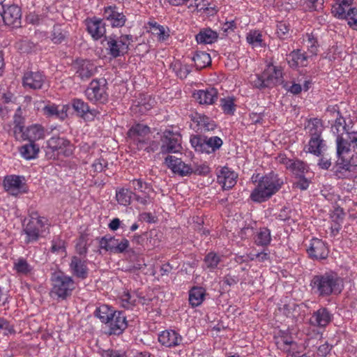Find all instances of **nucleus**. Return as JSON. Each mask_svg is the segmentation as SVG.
<instances>
[{
    "instance_id": "obj_1",
    "label": "nucleus",
    "mask_w": 357,
    "mask_h": 357,
    "mask_svg": "<svg viewBox=\"0 0 357 357\" xmlns=\"http://www.w3.org/2000/svg\"><path fill=\"white\" fill-rule=\"evenodd\" d=\"M312 291L319 296L340 294L343 288V280L334 272L314 275L310 281Z\"/></svg>"
},
{
    "instance_id": "obj_2",
    "label": "nucleus",
    "mask_w": 357,
    "mask_h": 357,
    "mask_svg": "<svg viewBox=\"0 0 357 357\" xmlns=\"http://www.w3.org/2000/svg\"><path fill=\"white\" fill-rule=\"evenodd\" d=\"M283 184V179L278 174L270 172L260 178L256 188L251 192L250 198L258 203L266 202L278 192Z\"/></svg>"
},
{
    "instance_id": "obj_3",
    "label": "nucleus",
    "mask_w": 357,
    "mask_h": 357,
    "mask_svg": "<svg viewBox=\"0 0 357 357\" xmlns=\"http://www.w3.org/2000/svg\"><path fill=\"white\" fill-rule=\"evenodd\" d=\"M51 281L52 284L51 294L61 300H65L70 296L73 291L75 289V284L72 277L61 271L53 273Z\"/></svg>"
},
{
    "instance_id": "obj_4",
    "label": "nucleus",
    "mask_w": 357,
    "mask_h": 357,
    "mask_svg": "<svg viewBox=\"0 0 357 357\" xmlns=\"http://www.w3.org/2000/svg\"><path fill=\"white\" fill-rule=\"evenodd\" d=\"M85 96L91 102L106 103L109 96L107 79L105 78L93 79L85 90Z\"/></svg>"
},
{
    "instance_id": "obj_5",
    "label": "nucleus",
    "mask_w": 357,
    "mask_h": 357,
    "mask_svg": "<svg viewBox=\"0 0 357 357\" xmlns=\"http://www.w3.org/2000/svg\"><path fill=\"white\" fill-rule=\"evenodd\" d=\"M105 40L107 41L106 50L109 55L113 58L121 56L128 53L129 45L132 42L131 35H121L116 38V36H105Z\"/></svg>"
},
{
    "instance_id": "obj_6",
    "label": "nucleus",
    "mask_w": 357,
    "mask_h": 357,
    "mask_svg": "<svg viewBox=\"0 0 357 357\" xmlns=\"http://www.w3.org/2000/svg\"><path fill=\"white\" fill-rule=\"evenodd\" d=\"M73 153V145L70 142L60 137H52L47 141L46 155L55 159L59 155L68 157Z\"/></svg>"
},
{
    "instance_id": "obj_7",
    "label": "nucleus",
    "mask_w": 357,
    "mask_h": 357,
    "mask_svg": "<svg viewBox=\"0 0 357 357\" xmlns=\"http://www.w3.org/2000/svg\"><path fill=\"white\" fill-rule=\"evenodd\" d=\"M190 143L196 151L207 154L214 153L223 144L222 140L219 137H207L199 135L192 136Z\"/></svg>"
},
{
    "instance_id": "obj_8",
    "label": "nucleus",
    "mask_w": 357,
    "mask_h": 357,
    "mask_svg": "<svg viewBox=\"0 0 357 357\" xmlns=\"http://www.w3.org/2000/svg\"><path fill=\"white\" fill-rule=\"evenodd\" d=\"M182 149L181 135L178 132L165 130L160 135V153H178Z\"/></svg>"
},
{
    "instance_id": "obj_9",
    "label": "nucleus",
    "mask_w": 357,
    "mask_h": 357,
    "mask_svg": "<svg viewBox=\"0 0 357 357\" xmlns=\"http://www.w3.org/2000/svg\"><path fill=\"white\" fill-rule=\"evenodd\" d=\"M47 222L32 218L29 220L27 223L23 225L22 233L25 234L24 243L26 244L32 243L38 241L43 236Z\"/></svg>"
},
{
    "instance_id": "obj_10",
    "label": "nucleus",
    "mask_w": 357,
    "mask_h": 357,
    "mask_svg": "<svg viewBox=\"0 0 357 357\" xmlns=\"http://www.w3.org/2000/svg\"><path fill=\"white\" fill-rule=\"evenodd\" d=\"M2 10V21L5 25L19 27L21 24L22 12L20 8L15 4L0 3Z\"/></svg>"
},
{
    "instance_id": "obj_11",
    "label": "nucleus",
    "mask_w": 357,
    "mask_h": 357,
    "mask_svg": "<svg viewBox=\"0 0 357 357\" xmlns=\"http://www.w3.org/2000/svg\"><path fill=\"white\" fill-rule=\"evenodd\" d=\"M73 68L75 70V75L82 81L88 80L97 71V67L93 63L82 59H76L73 63Z\"/></svg>"
},
{
    "instance_id": "obj_12",
    "label": "nucleus",
    "mask_w": 357,
    "mask_h": 357,
    "mask_svg": "<svg viewBox=\"0 0 357 357\" xmlns=\"http://www.w3.org/2000/svg\"><path fill=\"white\" fill-rule=\"evenodd\" d=\"M128 135L137 149L142 150L144 147V142L150 136V128L147 126L139 123L133 126L128 130Z\"/></svg>"
},
{
    "instance_id": "obj_13",
    "label": "nucleus",
    "mask_w": 357,
    "mask_h": 357,
    "mask_svg": "<svg viewBox=\"0 0 357 357\" xmlns=\"http://www.w3.org/2000/svg\"><path fill=\"white\" fill-rule=\"evenodd\" d=\"M24 177L17 175L6 176L3 179V187L6 192L13 196H17L26 192Z\"/></svg>"
},
{
    "instance_id": "obj_14",
    "label": "nucleus",
    "mask_w": 357,
    "mask_h": 357,
    "mask_svg": "<svg viewBox=\"0 0 357 357\" xmlns=\"http://www.w3.org/2000/svg\"><path fill=\"white\" fill-rule=\"evenodd\" d=\"M103 20L93 17H88L84 21L88 33L95 40H98L103 36L105 37L106 29Z\"/></svg>"
},
{
    "instance_id": "obj_15",
    "label": "nucleus",
    "mask_w": 357,
    "mask_h": 357,
    "mask_svg": "<svg viewBox=\"0 0 357 357\" xmlns=\"http://www.w3.org/2000/svg\"><path fill=\"white\" fill-rule=\"evenodd\" d=\"M102 16L112 27H122L127 21L126 15L123 12H119L116 6L105 7Z\"/></svg>"
},
{
    "instance_id": "obj_16",
    "label": "nucleus",
    "mask_w": 357,
    "mask_h": 357,
    "mask_svg": "<svg viewBox=\"0 0 357 357\" xmlns=\"http://www.w3.org/2000/svg\"><path fill=\"white\" fill-rule=\"evenodd\" d=\"M165 164L174 174L181 176H185L192 174V167L185 162L181 158L174 155H168L165 159Z\"/></svg>"
},
{
    "instance_id": "obj_17",
    "label": "nucleus",
    "mask_w": 357,
    "mask_h": 357,
    "mask_svg": "<svg viewBox=\"0 0 357 357\" xmlns=\"http://www.w3.org/2000/svg\"><path fill=\"white\" fill-rule=\"evenodd\" d=\"M307 252L312 259H324L327 258L329 250L324 241L319 238H312Z\"/></svg>"
},
{
    "instance_id": "obj_18",
    "label": "nucleus",
    "mask_w": 357,
    "mask_h": 357,
    "mask_svg": "<svg viewBox=\"0 0 357 357\" xmlns=\"http://www.w3.org/2000/svg\"><path fill=\"white\" fill-rule=\"evenodd\" d=\"M45 82V75L40 72L29 71L24 73L22 79V84L25 88L31 89H42Z\"/></svg>"
},
{
    "instance_id": "obj_19",
    "label": "nucleus",
    "mask_w": 357,
    "mask_h": 357,
    "mask_svg": "<svg viewBox=\"0 0 357 357\" xmlns=\"http://www.w3.org/2000/svg\"><path fill=\"white\" fill-rule=\"evenodd\" d=\"M312 56L311 54L310 55L301 50L297 49L287 54V61L291 68L296 69L300 67L307 66L308 59Z\"/></svg>"
},
{
    "instance_id": "obj_20",
    "label": "nucleus",
    "mask_w": 357,
    "mask_h": 357,
    "mask_svg": "<svg viewBox=\"0 0 357 357\" xmlns=\"http://www.w3.org/2000/svg\"><path fill=\"white\" fill-rule=\"evenodd\" d=\"M109 326L110 335H120L127 328L126 317L121 311H115L112 319L107 323Z\"/></svg>"
},
{
    "instance_id": "obj_21",
    "label": "nucleus",
    "mask_w": 357,
    "mask_h": 357,
    "mask_svg": "<svg viewBox=\"0 0 357 357\" xmlns=\"http://www.w3.org/2000/svg\"><path fill=\"white\" fill-rule=\"evenodd\" d=\"M267 88H271L280 84L282 82V73L280 68L268 65L262 73Z\"/></svg>"
},
{
    "instance_id": "obj_22",
    "label": "nucleus",
    "mask_w": 357,
    "mask_h": 357,
    "mask_svg": "<svg viewBox=\"0 0 357 357\" xmlns=\"http://www.w3.org/2000/svg\"><path fill=\"white\" fill-rule=\"evenodd\" d=\"M357 165H352L344 155L337 156V160L333 167V171L338 178L349 176L351 172L356 171Z\"/></svg>"
},
{
    "instance_id": "obj_23",
    "label": "nucleus",
    "mask_w": 357,
    "mask_h": 357,
    "mask_svg": "<svg viewBox=\"0 0 357 357\" xmlns=\"http://www.w3.org/2000/svg\"><path fill=\"white\" fill-rule=\"evenodd\" d=\"M333 319V314L326 307H320L314 311L310 319L312 326L326 327Z\"/></svg>"
},
{
    "instance_id": "obj_24",
    "label": "nucleus",
    "mask_w": 357,
    "mask_h": 357,
    "mask_svg": "<svg viewBox=\"0 0 357 357\" xmlns=\"http://www.w3.org/2000/svg\"><path fill=\"white\" fill-rule=\"evenodd\" d=\"M70 270L72 274L82 280H84L88 277L89 269L86 266V262L81 258L73 256L71 258L70 263Z\"/></svg>"
},
{
    "instance_id": "obj_25",
    "label": "nucleus",
    "mask_w": 357,
    "mask_h": 357,
    "mask_svg": "<svg viewBox=\"0 0 357 357\" xmlns=\"http://www.w3.org/2000/svg\"><path fill=\"white\" fill-rule=\"evenodd\" d=\"M237 174L228 167H224L218 174V182L224 190L233 188L236 183Z\"/></svg>"
},
{
    "instance_id": "obj_26",
    "label": "nucleus",
    "mask_w": 357,
    "mask_h": 357,
    "mask_svg": "<svg viewBox=\"0 0 357 357\" xmlns=\"http://www.w3.org/2000/svg\"><path fill=\"white\" fill-rule=\"evenodd\" d=\"M326 112L335 118V123L332 126L333 132L337 136H342L343 133L341 132L346 130V123L340 114L338 107L337 105L328 107Z\"/></svg>"
},
{
    "instance_id": "obj_27",
    "label": "nucleus",
    "mask_w": 357,
    "mask_h": 357,
    "mask_svg": "<svg viewBox=\"0 0 357 357\" xmlns=\"http://www.w3.org/2000/svg\"><path fill=\"white\" fill-rule=\"evenodd\" d=\"M158 341L167 347H176L181 342L182 337L175 331H165L159 335Z\"/></svg>"
},
{
    "instance_id": "obj_28",
    "label": "nucleus",
    "mask_w": 357,
    "mask_h": 357,
    "mask_svg": "<svg viewBox=\"0 0 357 357\" xmlns=\"http://www.w3.org/2000/svg\"><path fill=\"white\" fill-rule=\"evenodd\" d=\"M326 149V143L322 137H310L307 145L305 148L306 152L317 156L322 155Z\"/></svg>"
},
{
    "instance_id": "obj_29",
    "label": "nucleus",
    "mask_w": 357,
    "mask_h": 357,
    "mask_svg": "<svg viewBox=\"0 0 357 357\" xmlns=\"http://www.w3.org/2000/svg\"><path fill=\"white\" fill-rule=\"evenodd\" d=\"M194 97L200 104L212 105L218 99V91L214 88L199 90Z\"/></svg>"
},
{
    "instance_id": "obj_30",
    "label": "nucleus",
    "mask_w": 357,
    "mask_h": 357,
    "mask_svg": "<svg viewBox=\"0 0 357 357\" xmlns=\"http://www.w3.org/2000/svg\"><path fill=\"white\" fill-rule=\"evenodd\" d=\"M282 162L296 176H302L307 172V164L301 160L284 158Z\"/></svg>"
},
{
    "instance_id": "obj_31",
    "label": "nucleus",
    "mask_w": 357,
    "mask_h": 357,
    "mask_svg": "<svg viewBox=\"0 0 357 357\" xmlns=\"http://www.w3.org/2000/svg\"><path fill=\"white\" fill-rule=\"evenodd\" d=\"M73 109L82 117L86 116L89 114L92 116H96L98 113L96 109H90L89 106L83 100L74 98L71 101Z\"/></svg>"
},
{
    "instance_id": "obj_32",
    "label": "nucleus",
    "mask_w": 357,
    "mask_h": 357,
    "mask_svg": "<svg viewBox=\"0 0 357 357\" xmlns=\"http://www.w3.org/2000/svg\"><path fill=\"white\" fill-rule=\"evenodd\" d=\"M305 128L307 130L310 138L321 137L324 127L321 119L314 118L308 120Z\"/></svg>"
},
{
    "instance_id": "obj_33",
    "label": "nucleus",
    "mask_w": 357,
    "mask_h": 357,
    "mask_svg": "<svg viewBox=\"0 0 357 357\" xmlns=\"http://www.w3.org/2000/svg\"><path fill=\"white\" fill-rule=\"evenodd\" d=\"M44 128L38 124L32 125L26 128L25 140L35 143V141L44 138Z\"/></svg>"
},
{
    "instance_id": "obj_34",
    "label": "nucleus",
    "mask_w": 357,
    "mask_h": 357,
    "mask_svg": "<svg viewBox=\"0 0 357 357\" xmlns=\"http://www.w3.org/2000/svg\"><path fill=\"white\" fill-rule=\"evenodd\" d=\"M44 114L47 117L55 119L64 120L67 117V106L63 105L62 109H59L58 106L54 105H47L43 108Z\"/></svg>"
},
{
    "instance_id": "obj_35",
    "label": "nucleus",
    "mask_w": 357,
    "mask_h": 357,
    "mask_svg": "<svg viewBox=\"0 0 357 357\" xmlns=\"http://www.w3.org/2000/svg\"><path fill=\"white\" fill-rule=\"evenodd\" d=\"M218 38V34L211 29H204L196 36V40L200 44H212Z\"/></svg>"
},
{
    "instance_id": "obj_36",
    "label": "nucleus",
    "mask_w": 357,
    "mask_h": 357,
    "mask_svg": "<svg viewBox=\"0 0 357 357\" xmlns=\"http://www.w3.org/2000/svg\"><path fill=\"white\" fill-rule=\"evenodd\" d=\"M110 252L120 254L126 252L129 247V241L125 238H116L114 236L110 238Z\"/></svg>"
},
{
    "instance_id": "obj_37",
    "label": "nucleus",
    "mask_w": 357,
    "mask_h": 357,
    "mask_svg": "<svg viewBox=\"0 0 357 357\" xmlns=\"http://www.w3.org/2000/svg\"><path fill=\"white\" fill-rule=\"evenodd\" d=\"M205 289L200 287H194L189 291V303L192 307L199 306L204 301Z\"/></svg>"
},
{
    "instance_id": "obj_38",
    "label": "nucleus",
    "mask_w": 357,
    "mask_h": 357,
    "mask_svg": "<svg viewBox=\"0 0 357 357\" xmlns=\"http://www.w3.org/2000/svg\"><path fill=\"white\" fill-rule=\"evenodd\" d=\"M192 59L197 69H202L209 66L211 63L210 54L202 51H197Z\"/></svg>"
},
{
    "instance_id": "obj_39",
    "label": "nucleus",
    "mask_w": 357,
    "mask_h": 357,
    "mask_svg": "<svg viewBox=\"0 0 357 357\" xmlns=\"http://www.w3.org/2000/svg\"><path fill=\"white\" fill-rule=\"evenodd\" d=\"M193 120L197 123L202 132L214 130L217 126L213 121L205 115L197 114Z\"/></svg>"
},
{
    "instance_id": "obj_40",
    "label": "nucleus",
    "mask_w": 357,
    "mask_h": 357,
    "mask_svg": "<svg viewBox=\"0 0 357 357\" xmlns=\"http://www.w3.org/2000/svg\"><path fill=\"white\" fill-rule=\"evenodd\" d=\"M38 152L39 146L35 143L29 142L20 148V153L21 155L26 160H31L35 158L37 156Z\"/></svg>"
},
{
    "instance_id": "obj_41",
    "label": "nucleus",
    "mask_w": 357,
    "mask_h": 357,
    "mask_svg": "<svg viewBox=\"0 0 357 357\" xmlns=\"http://www.w3.org/2000/svg\"><path fill=\"white\" fill-rule=\"evenodd\" d=\"M115 311L107 305H102L97 307L94 314L102 323H108L110 319L114 317Z\"/></svg>"
},
{
    "instance_id": "obj_42",
    "label": "nucleus",
    "mask_w": 357,
    "mask_h": 357,
    "mask_svg": "<svg viewBox=\"0 0 357 357\" xmlns=\"http://www.w3.org/2000/svg\"><path fill=\"white\" fill-rule=\"evenodd\" d=\"M14 269L18 274L26 276L32 273L33 268L25 259L21 257L14 262Z\"/></svg>"
},
{
    "instance_id": "obj_43",
    "label": "nucleus",
    "mask_w": 357,
    "mask_h": 357,
    "mask_svg": "<svg viewBox=\"0 0 357 357\" xmlns=\"http://www.w3.org/2000/svg\"><path fill=\"white\" fill-rule=\"evenodd\" d=\"M135 192L129 189L122 188L116 192V198L118 203L121 205L128 206L131 203Z\"/></svg>"
},
{
    "instance_id": "obj_44",
    "label": "nucleus",
    "mask_w": 357,
    "mask_h": 357,
    "mask_svg": "<svg viewBox=\"0 0 357 357\" xmlns=\"http://www.w3.org/2000/svg\"><path fill=\"white\" fill-rule=\"evenodd\" d=\"M276 345L278 349L285 351L291 352V350H295L296 343L292 340L291 337L282 336L277 339Z\"/></svg>"
},
{
    "instance_id": "obj_45",
    "label": "nucleus",
    "mask_w": 357,
    "mask_h": 357,
    "mask_svg": "<svg viewBox=\"0 0 357 357\" xmlns=\"http://www.w3.org/2000/svg\"><path fill=\"white\" fill-rule=\"evenodd\" d=\"M336 142L337 156L344 155V154L347 153L350 151V147L352 146L347 137L337 136Z\"/></svg>"
},
{
    "instance_id": "obj_46",
    "label": "nucleus",
    "mask_w": 357,
    "mask_h": 357,
    "mask_svg": "<svg viewBox=\"0 0 357 357\" xmlns=\"http://www.w3.org/2000/svg\"><path fill=\"white\" fill-rule=\"evenodd\" d=\"M130 188L134 190L142 192L143 194H149L153 192V189L149 183L144 182L141 179H134L130 182Z\"/></svg>"
},
{
    "instance_id": "obj_47",
    "label": "nucleus",
    "mask_w": 357,
    "mask_h": 357,
    "mask_svg": "<svg viewBox=\"0 0 357 357\" xmlns=\"http://www.w3.org/2000/svg\"><path fill=\"white\" fill-rule=\"evenodd\" d=\"M68 36V31L64 30L61 25L56 24L53 27L52 32V40L54 43L59 44L65 40Z\"/></svg>"
},
{
    "instance_id": "obj_48",
    "label": "nucleus",
    "mask_w": 357,
    "mask_h": 357,
    "mask_svg": "<svg viewBox=\"0 0 357 357\" xmlns=\"http://www.w3.org/2000/svg\"><path fill=\"white\" fill-rule=\"evenodd\" d=\"M220 105L225 114L233 115L236 110L234 99L231 97L222 98L220 100Z\"/></svg>"
},
{
    "instance_id": "obj_49",
    "label": "nucleus",
    "mask_w": 357,
    "mask_h": 357,
    "mask_svg": "<svg viewBox=\"0 0 357 357\" xmlns=\"http://www.w3.org/2000/svg\"><path fill=\"white\" fill-rule=\"evenodd\" d=\"M271 231L267 228H262L257 234L255 243L260 245H267L271 242Z\"/></svg>"
},
{
    "instance_id": "obj_50",
    "label": "nucleus",
    "mask_w": 357,
    "mask_h": 357,
    "mask_svg": "<svg viewBox=\"0 0 357 357\" xmlns=\"http://www.w3.org/2000/svg\"><path fill=\"white\" fill-rule=\"evenodd\" d=\"M173 70L175 71L176 75L181 79H185L190 73V67L188 65H183L179 61H176L172 64Z\"/></svg>"
},
{
    "instance_id": "obj_51",
    "label": "nucleus",
    "mask_w": 357,
    "mask_h": 357,
    "mask_svg": "<svg viewBox=\"0 0 357 357\" xmlns=\"http://www.w3.org/2000/svg\"><path fill=\"white\" fill-rule=\"evenodd\" d=\"M347 24L352 29L357 31V8H350L347 11V16L344 19Z\"/></svg>"
},
{
    "instance_id": "obj_52",
    "label": "nucleus",
    "mask_w": 357,
    "mask_h": 357,
    "mask_svg": "<svg viewBox=\"0 0 357 357\" xmlns=\"http://www.w3.org/2000/svg\"><path fill=\"white\" fill-rule=\"evenodd\" d=\"M220 261V257L214 252H209L204 259V264L211 271L217 268Z\"/></svg>"
},
{
    "instance_id": "obj_53",
    "label": "nucleus",
    "mask_w": 357,
    "mask_h": 357,
    "mask_svg": "<svg viewBox=\"0 0 357 357\" xmlns=\"http://www.w3.org/2000/svg\"><path fill=\"white\" fill-rule=\"evenodd\" d=\"M122 306L127 309H131L136 305L137 298L135 294L130 292H125L121 296Z\"/></svg>"
},
{
    "instance_id": "obj_54",
    "label": "nucleus",
    "mask_w": 357,
    "mask_h": 357,
    "mask_svg": "<svg viewBox=\"0 0 357 357\" xmlns=\"http://www.w3.org/2000/svg\"><path fill=\"white\" fill-rule=\"evenodd\" d=\"M306 43L308 51L310 53L311 56L317 55L318 51V42L317 40L314 37V36L312 33L307 34Z\"/></svg>"
},
{
    "instance_id": "obj_55",
    "label": "nucleus",
    "mask_w": 357,
    "mask_h": 357,
    "mask_svg": "<svg viewBox=\"0 0 357 357\" xmlns=\"http://www.w3.org/2000/svg\"><path fill=\"white\" fill-rule=\"evenodd\" d=\"M262 36L257 31H250L247 36L248 42L253 46H262Z\"/></svg>"
},
{
    "instance_id": "obj_56",
    "label": "nucleus",
    "mask_w": 357,
    "mask_h": 357,
    "mask_svg": "<svg viewBox=\"0 0 357 357\" xmlns=\"http://www.w3.org/2000/svg\"><path fill=\"white\" fill-rule=\"evenodd\" d=\"M195 8L198 10H208L211 7V3L207 0H194L193 3L188 6V8Z\"/></svg>"
},
{
    "instance_id": "obj_57",
    "label": "nucleus",
    "mask_w": 357,
    "mask_h": 357,
    "mask_svg": "<svg viewBox=\"0 0 357 357\" xmlns=\"http://www.w3.org/2000/svg\"><path fill=\"white\" fill-rule=\"evenodd\" d=\"M289 25L285 22H280L277 24V35L280 39H285L289 35Z\"/></svg>"
},
{
    "instance_id": "obj_58",
    "label": "nucleus",
    "mask_w": 357,
    "mask_h": 357,
    "mask_svg": "<svg viewBox=\"0 0 357 357\" xmlns=\"http://www.w3.org/2000/svg\"><path fill=\"white\" fill-rule=\"evenodd\" d=\"M319 156L321 158L317 163L319 168L322 169H328L332 164L331 158L328 156V153H326V151H324L323 154L320 155Z\"/></svg>"
},
{
    "instance_id": "obj_59",
    "label": "nucleus",
    "mask_w": 357,
    "mask_h": 357,
    "mask_svg": "<svg viewBox=\"0 0 357 357\" xmlns=\"http://www.w3.org/2000/svg\"><path fill=\"white\" fill-rule=\"evenodd\" d=\"M344 216L345 213L342 208L340 207L335 208L331 215V221L333 222L343 223Z\"/></svg>"
},
{
    "instance_id": "obj_60",
    "label": "nucleus",
    "mask_w": 357,
    "mask_h": 357,
    "mask_svg": "<svg viewBox=\"0 0 357 357\" xmlns=\"http://www.w3.org/2000/svg\"><path fill=\"white\" fill-rule=\"evenodd\" d=\"M144 144V147L142 149L146 151L147 153H153L158 150L159 147L160 148V143L156 141L151 140L150 136Z\"/></svg>"
},
{
    "instance_id": "obj_61",
    "label": "nucleus",
    "mask_w": 357,
    "mask_h": 357,
    "mask_svg": "<svg viewBox=\"0 0 357 357\" xmlns=\"http://www.w3.org/2000/svg\"><path fill=\"white\" fill-rule=\"evenodd\" d=\"M251 83L255 87L258 89L267 88L262 73L261 75H255L252 77Z\"/></svg>"
},
{
    "instance_id": "obj_62",
    "label": "nucleus",
    "mask_w": 357,
    "mask_h": 357,
    "mask_svg": "<svg viewBox=\"0 0 357 357\" xmlns=\"http://www.w3.org/2000/svg\"><path fill=\"white\" fill-rule=\"evenodd\" d=\"M13 135L17 140H25L26 128H24V126H15L13 127Z\"/></svg>"
},
{
    "instance_id": "obj_63",
    "label": "nucleus",
    "mask_w": 357,
    "mask_h": 357,
    "mask_svg": "<svg viewBox=\"0 0 357 357\" xmlns=\"http://www.w3.org/2000/svg\"><path fill=\"white\" fill-rule=\"evenodd\" d=\"M344 6H347L340 1L338 6L333 9V13H334L335 17L341 20L345 19L347 10H345Z\"/></svg>"
},
{
    "instance_id": "obj_64",
    "label": "nucleus",
    "mask_w": 357,
    "mask_h": 357,
    "mask_svg": "<svg viewBox=\"0 0 357 357\" xmlns=\"http://www.w3.org/2000/svg\"><path fill=\"white\" fill-rule=\"evenodd\" d=\"M108 163L107 162L102 159L100 158L93 163L92 168L95 172H101L105 170V168L107 167Z\"/></svg>"
}]
</instances>
